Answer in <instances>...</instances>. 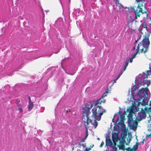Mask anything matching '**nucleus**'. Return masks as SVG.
<instances>
[{"instance_id": "1", "label": "nucleus", "mask_w": 151, "mask_h": 151, "mask_svg": "<svg viewBox=\"0 0 151 151\" xmlns=\"http://www.w3.org/2000/svg\"><path fill=\"white\" fill-rule=\"evenodd\" d=\"M139 98L137 100H135L134 104H132L130 108H127L126 112H129L127 116L128 123L129 127L132 129L135 130L137 129L138 125V122L134 120L133 118V114L134 111H137L139 110V106L140 105L145 106L147 104L148 100L147 98L148 94L147 89L145 88L140 89L138 93Z\"/></svg>"}, {"instance_id": "2", "label": "nucleus", "mask_w": 151, "mask_h": 151, "mask_svg": "<svg viewBox=\"0 0 151 151\" xmlns=\"http://www.w3.org/2000/svg\"><path fill=\"white\" fill-rule=\"evenodd\" d=\"M103 97L101 98L99 100L96 101L95 103H93L92 101H90L87 102L86 104L85 108H83V111L86 108V106L87 104L89 103L92 104V106L89 109V111L92 107L93 106V107L92 109V114L91 117H93L94 119V122L93 124H92L93 126L94 127V128H96L98 126V122L97 121H99L101 119V116L103 114L105 113L106 112L105 109H104L103 108L99 105L102 103H104L106 101V100L103 99Z\"/></svg>"}, {"instance_id": "3", "label": "nucleus", "mask_w": 151, "mask_h": 151, "mask_svg": "<svg viewBox=\"0 0 151 151\" xmlns=\"http://www.w3.org/2000/svg\"><path fill=\"white\" fill-rule=\"evenodd\" d=\"M92 106V104L91 103H88L86 106V108L83 111V115L82 116V120L83 122H84V124L85 128L86 129V135L85 137L82 139L80 141V143L84 142L88 136V129L89 128V127L88 125L91 123H92V121L90 119L88 116L91 114V112L89 111V109L91 108Z\"/></svg>"}, {"instance_id": "4", "label": "nucleus", "mask_w": 151, "mask_h": 151, "mask_svg": "<svg viewBox=\"0 0 151 151\" xmlns=\"http://www.w3.org/2000/svg\"><path fill=\"white\" fill-rule=\"evenodd\" d=\"M150 35L148 34H145V38L142 40V45L143 48L140 49L141 53H145L148 50L150 42L149 40Z\"/></svg>"}, {"instance_id": "5", "label": "nucleus", "mask_w": 151, "mask_h": 151, "mask_svg": "<svg viewBox=\"0 0 151 151\" xmlns=\"http://www.w3.org/2000/svg\"><path fill=\"white\" fill-rule=\"evenodd\" d=\"M141 6H143V5L141 4H139L136 8H135L136 7H133L132 9L134 10L135 14V19H137V17H140V14H139L140 12H141L142 14H143L145 13L143 11L142 8L141 7Z\"/></svg>"}, {"instance_id": "6", "label": "nucleus", "mask_w": 151, "mask_h": 151, "mask_svg": "<svg viewBox=\"0 0 151 151\" xmlns=\"http://www.w3.org/2000/svg\"><path fill=\"white\" fill-rule=\"evenodd\" d=\"M146 112L145 110L143 108H141V111L138 112L137 117L138 119L137 118L135 120L137 121L138 122L142 120V119H144L146 117Z\"/></svg>"}, {"instance_id": "7", "label": "nucleus", "mask_w": 151, "mask_h": 151, "mask_svg": "<svg viewBox=\"0 0 151 151\" xmlns=\"http://www.w3.org/2000/svg\"><path fill=\"white\" fill-rule=\"evenodd\" d=\"M125 141L124 139H122L120 141V145L118 146L119 149L121 150H124L125 147L124 143Z\"/></svg>"}, {"instance_id": "8", "label": "nucleus", "mask_w": 151, "mask_h": 151, "mask_svg": "<svg viewBox=\"0 0 151 151\" xmlns=\"http://www.w3.org/2000/svg\"><path fill=\"white\" fill-rule=\"evenodd\" d=\"M106 145L110 146L112 145V144L111 139L108 137L106 138Z\"/></svg>"}, {"instance_id": "9", "label": "nucleus", "mask_w": 151, "mask_h": 151, "mask_svg": "<svg viewBox=\"0 0 151 151\" xmlns=\"http://www.w3.org/2000/svg\"><path fill=\"white\" fill-rule=\"evenodd\" d=\"M150 106H151V101H150ZM144 109L146 111V113H148L151 112V107L149 108L147 106H145L144 108Z\"/></svg>"}, {"instance_id": "10", "label": "nucleus", "mask_w": 151, "mask_h": 151, "mask_svg": "<svg viewBox=\"0 0 151 151\" xmlns=\"http://www.w3.org/2000/svg\"><path fill=\"white\" fill-rule=\"evenodd\" d=\"M34 104L32 102L29 103L28 109L29 111H31L34 106Z\"/></svg>"}, {"instance_id": "11", "label": "nucleus", "mask_w": 151, "mask_h": 151, "mask_svg": "<svg viewBox=\"0 0 151 151\" xmlns=\"http://www.w3.org/2000/svg\"><path fill=\"white\" fill-rule=\"evenodd\" d=\"M110 91L109 90V89L107 88L105 93L103 94L102 97H104L107 96V94L109 93V92Z\"/></svg>"}, {"instance_id": "12", "label": "nucleus", "mask_w": 151, "mask_h": 151, "mask_svg": "<svg viewBox=\"0 0 151 151\" xmlns=\"http://www.w3.org/2000/svg\"><path fill=\"white\" fill-rule=\"evenodd\" d=\"M116 7H117L116 8L117 10L119 11H120V10L123 8V6L121 4H118L117 6H116Z\"/></svg>"}, {"instance_id": "13", "label": "nucleus", "mask_w": 151, "mask_h": 151, "mask_svg": "<svg viewBox=\"0 0 151 151\" xmlns=\"http://www.w3.org/2000/svg\"><path fill=\"white\" fill-rule=\"evenodd\" d=\"M128 62L127 61H126L125 63V64L124 65V67L123 70H122V71H123V72L126 69L127 67V66L128 65Z\"/></svg>"}, {"instance_id": "14", "label": "nucleus", "mask_w": 151, "mask_h": 151, "mask_svg": "<svg viewBox=\"0 0 151 151\" xmlns=\"http://www.w3.org/2000/svg\"><path fill=\"white\" fill-rule=\"evenodd\" d=\"M142 45V43H139L137 47V49H136V52H138L139 53V46Z\"/></svg>"}, {"instance_id": "15", "label": "nucleus", "mask_w": 151, "mask_h": 151, "mask_svg": "<svg viewBox=\"0 0 151 151\" xmlns=\"http://www.w3.org/2000/svg\"><path fill=\"white\" fill-rule=\"evenodd\" d=\"M93 146L94 145L92 144L90 146V147L88 148L87 147H86L85 149L87 151L88 150V151H89V150H91V148L93 147Z\"/></svg>"}, {"instance_id": "16", "label": "nucleus", "mask_w": 151, "mask_h": 151, "mask_svg": "<svg viewBox=\"0 0 151 151\" xmlns=\"http://www.w3.org/2000/svg\"><path fill=\"white\" fill-rule=\"evenodd\" d=\"M123 73V72L122 70L121 72L118 74L116 78L117 79H118L120 77L121 75Z\"/></svg>"}, {"instance_id": "17", "label": "nucleus", "mask_w": 151, "mask_h": 151, "mask_svg": "<svg viewBox=\"0 0 151 151\" xmlns=\"http://www.w3.org/2000/svg\"><path fill=\"white\" fill-rule=\"evenodd\" d=\"M20 102V101H17L16 104H17V106L18 107H22V106L21 104H19V102Z\"/></svg>"}, {"instance_id": "18", "label": "nucleus", "mask_w": 151, "mask_h": 151, "mask_svg": "<svg viewBox=\"0 0 151 151\" xmlns=\"http://www.w3.org/2000/svg\"><path fill=\"white\" fill-rule=\"evenodd\" d=\"M138 148V146L137 145H134L133 146V148H132V149H133V150H134V151H136L137 149Z\"/></svg>"}, {"instance_id": "19", "label": "nucleus", "mask_w": 151, "mask_h": 151, "mask_svg": "<svg viewBox=\"0 0 151 151\" xmlns=\"http://www.w3.org/2000/svg\"><path fill=\"white\" fill-rule=\"evenodd\" d=\"M126 150L127 151H134L133 149H132V148H131L129 147L127 148H126Z\"/></svg>"}, {"instance_id": "20", "label": "nucleus", "mask_w": 151, "mask_h": 151, "mask_svg": "<svg viewBox=\"0 0 151 151\" xmlns=\"http://www.w3.org/2000/svg\"><path fill=\"white\" fill-rule=\"evenodd\" d=\"M138 52H136L134 53L133 55L131 57L133 59L134 58H135V57L136 56V55L137 54V53H138Z\"/></svg>"}, {"instance_id": "21", "label": "nucleus", "mask_w": 151, "mask_h": 151, "mask_svg": "<svg viewBox=\"0 0 151 151\" xmlns=\"http://www.w3.org/2000/svg\"><path fill=\"white\" fill-rule=\"evenodd\" d=\"M133 59L131 57L129 58L128 60H127V61L129 62L130 63H132V62Z\"/></svg>"}, {"instance_id": "22", "label": "nucleus", "mask_w": 151, "mask_h": 151, "mask_svg": "<svg viewBox=\"0 0 151 151\" xmlns=\"http://www.w3.org/2000/svg\"><path fill=\"white\" fill-rule=\"evenodd\" d=\"M18 107V109L19 111L21 113H22L23 112V110L22 108L20 107Z\"/></svg>"}, {"instance_id": "23", "label": "nucleus", "mask_w": 151, "mask_h": 151, "mask_svg": "<svg viewBox=\"0 0 151 151\" xmlns=\"http://www.w3.org/2000/svg\"><path fill=\"white\" fill-rule=\"evenodd\" d=\"M104 142L103 141H102L101 142V145H100V147H102L104 145Z\"/></svg>"}, {"instance_id": "24", "label": "nucleus", "mask_w": 151, "mask_h": 151, "mask_svg": "<svg viewBox=\"0 0 151 151\" xmlns=\"http://www.w3.org/2000/svg\"><path fill=\"white\" fill-rule=\"evenodd\" d=\"M115 4H116V6H117L118 5H119V4H119V2L118 1H117L115 3Z\"/></svg>"}, {"instance_id": "25", "label": "nucleus", "mask_w": 151, "mask_h": 151, "mask_svg": "<svg viewBox=\"0 0 151 151\" xmlns=\"http://www.w3.org/2000/svg\"><path fill=\"white\" fill-rule=\"evenodd\" d=\"M28 98L29 100V103L32 102L31 101V99L30 97L29 96Z\"/></svg>"}, {"instance_id": "26", "label": "nucleus", "mask_w": 151, "mask_h": 151, "mask_svg": "<svg viewBox=\"0 0 151 151\" xmlns=\"http://www.w3.org/2000/svg\"><path fill=\"white\" fill-rule=\"evenodd\" d=\"M117 79L116 78L115 79H114V82H113V84L114 83H116V81H117Z\"/></svg>"}, {"instance_id": "27", "label": "nucleus", "mask_w": 151, "mask_h": 151, "mask_svg": "<svg viewBox=\"0 0 151 151\" xmlns=\"http://www.w3.org/2000/svg\"><path fill=\"white\" fill-rule=\"evenodd\" d=\"M82 146L83 147H85L86 146V144H83L82 145Z\"/></svg>"}, {"instance_id": "28", "label": "nucleus", "mask_w": 151, "mask_h": 151, "mask_svg": "<svg viewBox=\"0 0 151 151\" xmlns=\"http://www.w3.org/2000/svg\"><path fill=\"white\" fill-rule=\"evenodd\" d=\"M81 143L80 142L78 144V146L80 147L81 146Z\"/></svg>"}, {"instance_id": "29", "label": "nucleus", "mask_w": 151, "mask_h": 151, "mask_svg": "<svg viewBox=\"0 0 151 151\" xmlns=\"http://www.w3.org/2000/svg\"><path fill=\"white\" fill-rule=\"evenodd\" d=\"M148 137H151V133L150 134H149L148 135Z\"/></svg>"}, {"instance_id": "30", "label": "nucleus", "mask_w": 151, "mask_h": 151, "mask_svg": "<svg viewBox=\"0 0 151 151\" xmlns=\"http://www.w3.org/2000/svg\"><path fill=\"white\" fill-rule=\"evenodd\" d=\"M115 151H118L117 150V148L115 147Z\"/></svg>"}, {"instance_id": "31", "label": "nucleus", "mask_w": 151, "mask_h": 151, "mask_svg": "<svg viewBox=\"0 0 151 151\" xmlns=\"http://www.w3.org/2000/svg\"><path fill=\"white\" fill-rule=\"evenodd\" d=\"M136 48V47L135 46H134L133 47V50H134Z\"/></svg>"}, {"instance_id": "32", "label": "nucleus", "mask_w": 151, "mask_h": 151, "mask_svg": "<svg viewBox=\"0 0 151 151\" xmlns=\"http://www.w3.org/2000/svg\"><path fill=\"white\" fill-rule=\"evenodd\" d=\"M137 42V40H135V43H136Z\"/></svg>"}, {"instance_id": "33", "label": "nucleus", "mask_w": 151, "mask_h": 151, "mask_svg": "<svg viewBox=\"0 0 151 151\" xmlns=\"http://www.w3.org/2000/svg\"><path fill=\"white\" fill-rule=\"evenodd\" d=\"M150 121L151 124V119H150Z\"/></svg>"}, {"instance_id": "34", "label": "nucleus", "mask_w": 151, "mask_h": 151, "mask_svg": "<svg viewBox=\"0 0 151 151\" xmlns=\"http://www.w3.org/2000/svg\"><path fill=\"white\" fill-rule=\"evenodd\" d=\"M69 2H70V0H69Z\"/></svg>"}, {"instance_id": "35", "label": "nucleus", "mask_w": 151, "mask_h": 151, "mask_svg": "<svg viewBox=\"0 0 151 151\" xmlns=\"http://www.w3.org/2000/svg\"><path fill=\"white\" fill-rule=\"evenodd\" d=\"M145 26L146 27H147V25H146L145 24Z\"/></svg>"}, {"instance_id": "36", "label": "nucleus", "mask_w": 151, "mask_h": 151, "mask_svg": "<svg viewBox=\"0 0 151 151\" xmlns=\"http://www.w3.org/2000/svg\"><path fill=\"white\" fill-rule=\"evenodd\" d=\"M98 139H99V138H98Z\"/></svg>"}, {"instance_id": "37", "label": "nucleus", "mask_w": 151, "mask_h": 151, "mask_svg": "<svg viewBox=\"0 0 151 151\" xmlns=\"http://www.w3.org/2000/svg\"><path fill=\"white\" fill-rule=\"evenodd\" d=\"M68 112V110H67V111H66V112Z\"/></svg>"}]
</instances>
